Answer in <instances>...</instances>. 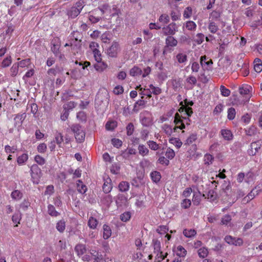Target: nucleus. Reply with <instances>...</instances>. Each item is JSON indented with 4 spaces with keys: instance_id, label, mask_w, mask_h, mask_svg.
Wrapping results in <instances>:
<instances>
[{
    "instance_id": "1",
    "label": "nucleus",
    "mask_w": 262,
    "mask_h": 262,
    "mask_svg": "<svg viewBox=\"0 0 262 262\" xmlns=\"http://www.w3.org/2000/svg\"><path fill=\"white\" fill-rule=\"evenodd\" d=\"M151 245L154 248V253L156 254L155 262H161L167 257L168 253L166 252L163 254L161 251V243L158 239H153Z\"/></svg>"
},
{
    "instance_id": "2",
    "label": "nucleus",
    "mask_w": 262,
    "mask_h": 262,
    "mask_svg": "<svg viewBox=\"0 0 262 262\" xmlns=\"http://www.w3.org/2000/svg\"><path fill=\"white\" fill-rule=\"evenodd\" d=\"M251 90L252 87L248 84H243L239 88V93L244 98L241 104H245L249 101L252 96Z\"/></svg>"
},
{
    "instance_id": "3",
    "label": "nucleus",
    "mask_w": 262,
    "mask_h": 262,
    "mask_svg": "<svg viewBox=\"0 0 262 262\" xmlns=\"http://www.w3.org/2000/svg\"><path fill=\"white\" fill-rule=\"evenodd\" d=\"M71 130L74 133L77 142L81 143L84 141L85 134L80 125L79 124L73 125L71 126Z\"/></svg>"
},
{
    "instance_id": "4",
    "label": "nucleus",
    "mask_w": 262,
    "mask_h": 262,
    "mask_svg": "<svg viewBox=\"0 0 262 262\" xmlns=\"http://www.w3.org/2000/svg\"><path fill=\"white\" fill-rule=\"evenodd\" d=\"M83 7V2L78 1L68 11L67 15L71 18H75L80 14Z\"/></svg>"
},
{
    "instance_id": "5",
    "label": "nucleus",
    "mask_w": 262,
    "mask_h": 262,
    "mask_svg": "<svg viewBox=\"0 0 262 262\" xmlns=\"http://www.w3.org/2000/svg\"><path fill=\"white\" fill-rule=\"evenodd\" d=\"M30 174L34 184H38L42 176L40 168L37 164H33L31 167Z\"/></svg>"
},
{
    "instance_id": "6",
    "label": "nucleus",
    "mask_w": 262,
    "mask_h": 262,
    "mask_svg": "<svg viewBox=\"0 0 262 262\" xmlns=\"http://www.w3.org/2000/svg\"><path fill=\"white\" fill-rule=\"evenodd\" d=\"M100 10L103 14H106L112 17L118 14V11L115 5H114L112 9H111L108 4H104L102 5Z\"/></svg>"
},
{
    "instance_id": "7",
    "label": "nucleus",
    "mask_w": 262,
    "mask_h": 262,
    "mask_svg": "<svg viewBox=\"0 0 262 262\" xmlns=\"http://www.w3.org/2000/svg\"><path fill=\"white\" fill-rule=\"evenodd\" d=\"M262 142L261 141H257L253 142L251 143L250 148L247 150L249 156L255 155L261 146Z\"/></svg>"
},
{
    "instance_id": "8",
    "label": "nucleus",
    "mask_w": 262,
    "mask_h": 262,
    "mask_svg": "<svg viewBox=\"0 0 262 262\" xmlns=\"http://www.w3.org/2000/svg\"><path fill=\"white\" fill-rule=\"evenodd\" d=\"M225 241L231 245L241 246L243 244V241L241 238L234 237L231 235H227L224 238Z\"/></svg>"
},
{
    "instance_id": "9",
    "label": "nucleus",
    "mask_w": 262,
    "mask_h": 262,
    "mask_svg": "<svg viewBox=\"0 0 262 262\" xmlns=\"http://www.w3.org/2000/svg\"><path fill=\"white\" fill-rule=\"evenodd\" d=\"M174 123L176 125L175 127H173L174 132H177V130L178 128L183 129L185 128V126L184 125V122H183L182 116L178 113H177L174 115Z\"/></svg>"
},
{
    "instance_id": "10",
    "label": "nucleus",
    "mask_w": 262,
    "mask_h": 262,
    "mask_svg": "<svg viewBox=\"0 0 262 262\" xmlns=\"http://www.w3.org/2000/svg\"><path fill=\"white\" fill-rule=\"evenodd\" d=\"M177 29L176 24L172 23L162 29L163 33L165 35H172L176 33Z\"/></svg>"
},
{
    "instance_id": "11",
    "label": "nucleus",
    "mask_w": 262,
    "mask_h": 262,
    "mask_svg": "<svg viewBox=\"0 0 262 262\" xmlns=\"http://www.w3.org/2000/svg\"><path fill=\"white\" fill-rule=\"evenodd\" d=\"M260 191V189L259 187H255L254 189H253L248 194L245 196L242 200V202L243 204H246L248 203L250 201L254 199V198L259 194Z\"/></svg>"
},
{
    "instance_id": "12",
    "label": "nucleus",
    "mask_w": 262,
    "mask_h": 262,
    "mask_svg": "<svg viewBox=\"0 0 262 262\" xmlns=\"http://www.w3.org/2000/svg\"><path fill=\"white\" fill-rule=\"evenodd\" d=\"M119 45L117 42H113L112 46L106 50L107 55L111 57H116L117 56Z\"/></svg>"
},
{
    "instance_id": "13",
    "label": "nucleus",
    "mask_w": 262,
    "mask_h": 262,
    "mask_svg": "<svg viewBox=\"0 0 262 262\" xmlns=\"http://www.w3.org/2000/svg\"><path fill=\"white\" fill-rule=\"evenodd\" d=\"M26 117V114H17L16 115L15 117L14 118V125L15 128H17L18 129L21 126L23 122L25 120Z\"/></svg>"
},
{
    "instance_id": "14",
    "label": "nucleus",
    "mask_w": 262,
    "mask_h": 262,
    "mask_svg": "<svg viewBox=\"0 0 262 262\" xmlns=\"http://www.w3.org/2000/svg\"><path fill=\"white\" fill-rule=\"evenodd\" d=\"M74 250L77 255L80 257L86 252V246L82 244H78L75 246Z\"/></svg>"
},
{
    "instance_id": "15",
    "label": "nucleus",
    "mask_w": 262,
    "mask_h": 262,
    "mask_svg": "<svg viewBox=\"0 0 262 262\" xmlns=\"http://www.w3.org/2000/svg\"><path fill=\"white\" fill-rule=\"evenodd\" d=\"M96 62L97 63L94 65V67L97 72H102L108 67L107 64L104 61H102V60Z\"/></svg>"
},
{
    "instance_id": "16",
    "label": "nucleus",
    "mask_w": 262,
    "mask_h": 262,
    "mask_svg": "<svg viewBox=\"0 0 262 262\" xmlns=\"http://www.w3.org/2000/svg\"><path fill=\"white\" fill-rule=\"evenodd\" d=\"M221 134L224 140L231 141L233 139V135L231 131L228 129H223L221 130Z\"/></svg>"
},
{
    "instance_id": "17",
    "label": "nucleus",
    "mask_w": 262,
    "mask_h": 262,
    "mask_svg": "<svg viewBox=\"0 0 262 262\" xmlns=\"http://www.w3.org/2000/svg\"><path fill=\"white\" fill-rule=\"evenodd\" d=\"M141 123L142 125L149 127L152 125L153 119L151 116H144L141 119Z\"/></svg>"
},
{
    "instance_id": "18",
    "label": "nucleus",
    "mask_w": 262,
    "mask_h": 262,
    "mask_svg": "<svg viewBox=\"0 0 262 262\" xmlns=\"http://www.w3.org/2000/svg\"><path fill=\"white\" fill-rule=\"evenodd\" d=\"M146 103V101L144 100L140 99L138 100L134 104L133 111L135 112H138L139 110L145 107Z\"/></svg>"
},
{
    "instance_id": "19",
    "label": "nucleus",
    "mask_w": 262,
    "mask_h": 262,
    "mask_svg": "<svg viewBox=\"0 0 262 262\" xmlns=\"http://www.w3.org/2000/svg\"><path fill=\"white\" fill-rule=\"evenodd\" d=\"M112 235V230L111 227L106 224L103 226V237L104 239H107Z\"/></svg>"
},
{
    "instance_id": "20",
    "label": "nucleus",
    "mask_w": 262,
    "mask_h": 262,
    "mask_svg": "<svg viewBox=\"0 0 262 262\" xmlns=\"http://www.w3.org/2000/svg\"><path fill=\"white\" fill-rule=\"evenodd\" d=\"M111 182V180L110 178H107L105 180L103 185V191L106 193L110 192L112 189V184Z\"/></svg>"
},
{
    "instance_id": "21",
    "label": "nucleus",
    "mask_w": 262,
    "mask_h": 262,
    "mask_svg": "<svg viewBox=\"0 0 262 262\" xmlns=\"http://www.w3.org/2000/svg\"><path fill=\"white\" fill-rule=\"evenodd\" d=\"M77 189L79 193L84 194L87 190V187L81 180H79L77 182Z\"/></svg>"
},
{
    "instance_id": "22",
    "label": "nucleus",
    "mask_w": 262,
    "mask_h": 262,
    "mask_svg": "<svg viewBox=\"0 0 262 262\" xmlns=\"http://www.w3.org/2000/svg\"><path fill=\"white\" fill-rule=\"evenodd\" d=\"M254 69L257 73L262 71V61L259 58H255L253 62Z\"/></svg>"
},
{
    "instance_id": "23",
    "label": "nucleus",
    "mask_w": 262,
    "mask_h": 262,
    "mask_svg": "<svg viewBox=\"0 0 262 262\" xmlns=\"http://www.w3.org/2000/svg\"><path fill=\"white\" fill-rule=\"evenodd\" d=\"M28 155L27 153H24L19 156L17 158V163L19 165H24L28 160Z\"/></svg>"
},
{
    "instance_id": "24",
    "label": "nucleus",
    "mask_w": 262,
    "mask_h": 262,
    "mask_svg": "<svg viewBox=\"0 0 262 262\" xmlns=\"http://www.w3.org/2000/svg\"><path fill=\"white\" fill-rule=\"evenodd\" d=\"M98 221L96 218H95L93 216L90 217L89 221H88V225L91 229H96L97 227L98 226Z\"/></svg>"
},
{
    "instance_id": "25",
    "label": "nucleus",
    "mask_w": 262,
    "mask_h": 262,
    "mask_svg": "<svg viewBox=\"0 0 262 262\" xmlns=\"http://www.w3.org/2000/svg\"><path fill=\"white\" fill-rule=\"evenodd\" d=\"M139 154L142 157L147 156L149 154V149L143 144H140L138 147Z\"/></svg>"
},
{
    "instance_id": "26",
    "label": "nucleus",
    "mask_w": 262,
    "mask_h": 262,
    "mask_svg": "<svg viewBox=\"0 0 262 262\" xmlns=\"http://www.w3.org/2000/svg\"><path fill=\"white\" fill-rule=\"evenodd\" d=\"M166 44L167 46L172 47H176L177 45L178 41L173 37L169 36L166 38Z\"/></svg>"
},
{
    "instance_id": "27",
    "label": "nucleus",
    "mask_w": 262,
    "mask_h": 262,
    "mask_svg": "<svg viewBox=\"0 0 262 262\" xmlns=\"http://www.w3.org/2000/svg\"><path fill=\"white\" fill-rule=\"evenodd\" d=\"M150 178L152 181L155 183L159 182L161 178V174L157 171H154L150 174Z\"/></svg>"
},
{
    "instance_id": "28",
    "label": "nucleus",
    "mask_w": 262,
    "mask_h": 262,
    "mask_svg": "<svg viewBox=\"0 0 262 262\" xmlns=\"http://www.w3.org/2000/svg\"><path fill=\"white\" fill-rule=\"evenodd\" d=\"M208 28L209 31L213 34L216 33L219 29V27L216 23L210 20L209 21Z\"/></svg>"
},
{
    "instance_id": "29",
    "label": "nucleus",
    "mask_w": 262,
    "mask_h": 262,
    "mask_svg": "<svg viewBox=\"0 0 262 262\" xmlns=\"http://www.w3.org/2000/svg\"><path fill=\"white\" fill-rule=\"evenodd\" d=\"M231 221L232 216L229 214H226L221 218L220 224L228 226L231 223Z\"/></svg>"
},
{
    "instance_id": "30",
    "label": "nucleus",
    "mask_w": 262,
    "mask_h": 262,
    "mask_svg": "<svg viewBox=\"0 0 262 262\" xmlns=\"http://www.w3.org/2000/svg\"><path fill=\"white\" fill-rule=\"evenodd\" d=\"M23 193L18 190H15L11 193L12 199L16 201L20 200L23 198Z\"/></svg>"
},
{
    "instance_id": "31",
    "label": "nucleus",
    "mask_w": 262,
    "mask_h": 262,
    "mask_svg": "<svg viewBox=\"0 0 262 262\" xmlns=\"http://www.w3.org/2000/svg\"><path fill=\"white\" fill-rule=\"evenodd\" d=\"M169 142L170 144H172L173 145H174L175 147L178 149L180 148L182 145V142L181 141V140L179 138H170L169 139Z\"/></svg>"
},
{
    "instance_id": "32",
    "label": "nucleus",
    "mask_w": 262,
    "mask_h": 262,
    "mask_svg": "<svg viewBox=\"0 0 262 262\" xmlns=\"http://www.w3.org/2000/svg\"><path fill=\"white\" fill-rule=\"evenodd\" d=\"M142 73L141 69L138 67L135 66L130 70L129 74L132 76H137L141 75Z\"/></svg>"
},
{
    "instance_id": "33",
    "label": "nucleus",
    "mask_w": 262,
    "mask_h": 262,
    "mask_svg": "<svg viewBox=\"0 0 262 262\" xmlns=\"http://www.w3.org/2000/svg\"><path fill=\"white\" fill-rule=\"evenodd\" d=\"M56 228L59 232H63L66 229V222L63 220L59 221L56 226Z\"/></svg>"
},
{
    "instance_id": "34",
    "label": "nucleus",
    "mask_w": 262,
    "mask_h": 262,
    "mask_svg": "<svg viewBox=\"0 0 262 262\" xmlns=\"http://www.w3.org/2000/svg\"><path fill=\"white\" fill-rule=\"evenodd\" d=\"M198 139L197 134L196 133H192L187 138L185 141V144L190 145Z\"/></svg>"
},
{
    "instance_id": "35",
    "label": "nucleus",
    "mask_w": 262,
    "mask_h": 262,
    "mask_svg": "<svg viewBox=\"0 0 262 262\" xmlns=\"http://www.w3.org/2000/svg\"><path fill=\"white\" fill-rule=\"evenodd\" d=\"M201 199V193L200 191L194 192L192 198V202L194 205H198L200 204Z\"/></svg>"
},
{
    "instance_id": "36",
    "label": "nucleus",
    "mask_w": 262,
    "mask_h": 262,
    "mask_svg": "<svg viewBox=\"0 0 262 262\" xmlns=\"http://www.w3.org/2000/svg\"><path fill=\"white\" fill-rule=\"evenodd\" d=\"M185 26L188 30L195 31L196 28V24L193 21H187L185 23Z\"/></svg>"
},
{
    "instance_id": "37",
    "label": "nucleus",
    "mask_w": 262,
    "mask_h": 262,
    "mask_svg": "<svg viewBox=\"0 0 262 262\" xmlns=\"http://www.w3.org/2000/svg\"><path fill=\"white\" fill-rule=\"evenodd\" d=\"M48 213L52 216H57L59 213L58 212L54 206L52 205H49L48 206Z\"/></svg>"
},
{
    "instance_id": "38",
    "label": "nucleus",
    "mask_w": 262,
    "mask_h": 262,
    "mask_svg": "<svg viewBox=\"0 0 262 262\" xmlns=\"http://www.w3.org/2000/svg\"><path fill=\"white\" fill-rule=\"evenodd\" d=\"M118 187L120 191L125 192L129 189V185L128 182L123 181L120 183Z\"/></svg>"
},
{
    "instance_id": "39",
    "label": "nucleus",
    "mask_w": 262,
    "mask_h": 262,
    "mask_svg": "<svg viewBox=\"0 0 262 262\" xmlns=\"http://www.w3.org/2000/svg\"><path fill=\"white\" fill-rule=\"evenodd\" d=\"M183 234L186 237H191L196 234V232L194 229H184L183 230Z\"/></svg>"
},
{
    "instance_id": "40",
    "label": "nucleus",
    "mask_w": 262,
    "mask_h": 262,
    "mask_svg": "<svg viewBox=\"0 0 262 262\" xmlns=\"http://www.w3.org/2000/svg\"><path fill=\"white\" fill-rule=\"evenodd\" d=\"M149 148L153 150H157L160 148V145L157 144L156 142L152 140H149L147 142Z\"/></svg>"
},
{
    "instance_id": "41",
    "label": "nucleus",
    "mask_w": 262,
    "mask_h": 262,
    "mask_svg": "<svg viewBox=\"0 0 262 262\" xmlns=\"http://www.w3.org/2000/svg\"><path fill=\"white\" fill-rule=\"evenodd\" d=\"M187 251L182 246H178L177 248V255L180 257H184L186 255Z\"/></svg>"
},
{
    "instance_id": "42",
    "label": "nucleus",
    "mask_w": 262,
    "mask_h": 262,
    "mask_svg": "<svg viewBox=\"0 0 262 262\" xmlns=\"http://www.w3.org/2000/svg\"><path fill=\"white\" fill-rule=\"evenodd\" d=\"M117 124L116 121H108L105 124V128L107 130H113L116 127Z\"/></svg>"
},
{
    "instance_id": "43",
    "label": "nucleus",
    "mask_w": 262,
    "mask_h": 262,
    "mask_svg": "<svg viewBox=\"0 0 262 262\" xmlns=\"http://www.w3.org/2000/svg\"><path fill=\"white\" fill-rule=\"evenodd\" d=\"M221 94L224 97H228L231 93L229 89L226 88L224 85H221L220 86Z\"/></svg>"
},
{
    "instance_id": "44",
    "label": "nucleus",
    "mask_w": 262,
    "mask_h": 262,
    "mask_svg": "<svg viewBox=\"0 0 262 262\" xmlns=\"http://www.w3.org/2000/svg\"><path fill=\"white\" fill-rule=\"evenodd\" d=\"M131 217V214L130 212L126 211L122 213L120 216V220L124 222L128 221Z\"/></svg>"
},
{
    "instance_id": "45",
    "label": "nucleus",
    "mask_w": 262,
    "mask_h": 262,
    "mask_svg": "<svg viewBox=\"0 0 262 262\" xmlns=\"http://www.w3.org/2000/svg\"><path fill=\"white\" fill-rule=\"evenodd\" d=\"M21 219V214L20 213H15L13 215L12 220L14 224H16L15 226H17L18 224H20Z\"/></svg>"
},
{
    "instance_id": "46",
    "label": "nucleus",
    "mask_w": 262,
    "mask_h": 262,
    "mask_svg": "<svg viewBox=\"0 0 262 262\" xmlns=\"http://www.w3.org/2000/svg\"><path fill=\"white\" fill-rule=\"evenodd\" d=\"M34 161L39 165H43L46 163V159L39 155H37L34 157Z\"/></svg>"
},
{
    "instance_id": "47",
    "label": "nucleus",
    "mask_w": 262,
    "mask_h": 262,
    "mask_svg": "<svg viewBox=\"0 0 262 262\" xmlns=\"http://www.w3.org/2000/svg\"><path fill=\"white\" fill-rule=\"evenodd\" d=\"M198 255L200 257L205 258L208 254V249L205 247H202L198 250Z\"/></svg>"
},
{
    "instance_id": "48",
    "label": "nucleus",
    "mask_w": 262,
    "mask_h": 262,
    "mask_svg": "<svg viewBox=\"0 0 262 262\" xmlns=\"http://www.w3.org/2000/svg\"><path fill=\"white\" fill-rule=\"evenodd\" d=\"M163 129L165 133L168 135L170 136L173 131V128H172L171 126L168 124H164L163 126Z\"/></svg>"
},
{
    "instance_id": "49",
    "label": "nucleus",
    "mask_w": 262,
    "mask_h": 262,
    "mask_svg": "<svg viewBox=\"0 0 262 262\" xmlns=\"http://www.w3.org/2000/svg\"><path fill=\"white\" fill-rule=\"evenodd\" d=\"M236 112L233 107H230L228 110L227 117L230 120H232L235 117Z\"/></svg>"
},
{
    "instance_id": "50",
    "label": "nucleus",
    "mask_w": 262,
    "mask_h": 262,
    "mask_svg": "<svg viewBox=\"0 0 262 262\" xmlns=\"http://www.w3.org/2000/svg\"><path fill=\"white\" fill-rule=\"evenodd\" d=\"M204 35L203 33H198L195 36L194 41L198 45H200L204 41Z\"/></svg>"
},
{
    "instance_id": "51",
    "label": "nucleus",
    "mask_w": 262,
    "mask_h": 262,
    "mask_svg": "<svg viewBox=\"0 0 262 262\" xmlns=\"http://www.w3.org/2000/svg\"><path fill=\"white\" fill-rule=\"evenodd\" d=\"M177 59L180 63L185 62L187 59V55L183 53H179L176 56Z\"/></svg>"
},
{
    "instance_id": "52",
    "label": "nucleus",
    "mask_w": 262,
    "mask_h": 262,
    "mask_svg": "<svg viewBox=\"0 0 262 262\" xmlns=\"http://www.w3.org/2000/svg\"><path fill=\"white\" fill-rule=\"evenodd\" d=\"M31 64L30 59L27 58L22 60L18 63V66L21 68H25L29 67Z\"/></svg>"
},
{
    "instance_id": "53",
    "label": "nucleus",
    "mask_w": 262,
    "mask_h": 262,
    "mask_svg": "<svg viewBox=\"0 0 262 262\" xmlns=\"http://www.w3.org/2000/svg\"><path fill=\"white\" fill-rule=\"evenodd\" d=\"M165 156L169 160H171L175 156V152L170 148H168L166 151Z\"/></svg>"
},
{
    "instance_id": "54",
    "label": "nucleus",
    "mask_w": 262,
    "mask_h": 262,
    "mask_svg": "<svg viewBox=\"0 0 262 262\" xmlns=\"http://www.w3.org/2000/svg\"><path fill=\"white\" fill-rule=\"evenodd\" d=\"M120 169V166L118 163H114L112 164L111 167V171L113 174H118L119 173Z\"/></svg>"
},
{
    "instance_id": "55",
    "label": "nucleus",
    "mask_w": 262,
    "mask_h": 262,
    "mask_svg": "<svg viewBox=\"0 0 262 262\" xmlns=\"http://www.w3.org/2000/svg\"><path fill=\"white\" fill-rule=\"evenodd\" d=\"M168 231V228L165 225H161L158 227L156 231L160 234H163L167 233Z\"/></svg>"
},
{
    "instance_id": "56",
    "label": "nucleus",
    "mask_w": 262,
    "mask_h": 262,
    "mask_svg": "<svg viewBox=\"0 0 262 262\" xmlns=\"http://www.w3.org/2000/svg\"><path fill=\"white\" fill-rule=\"evenodd\" d=\"M159 20L164 24H167L169 21V17L166 14H163L160 16Z\"/></svg>"
},
{
    "instance_id": "57",
    "label": "nucleus",
    "mask_w": 262,
    "mask_h": 262,
    "mask_svg": "<svg viewBox=\"0 0 262 262\" xmlns=\"http://www.w3.org/2000/svg\"><path fill=\"white\" fill-rule=\"evenodd\" d=\"M207 198L210 201H214L216 200V195L214 191L212 190H210L208 191L207 194Z\"/></svg>"
},
{
    "instance_id": "58",
    "label": "nucleus",
    "mask_w": 262,
    "mask_h": 262,
    "mask_svg": "<svg viewBox=\"0 0 262 262\" xmlns=\"http://www.w3.org/2000/svg\"><path fill=\"white\" fill-rule=\"evenodd\" d=\"M149 86L152 91L151 93L154 95H158L161 94L162 92L161 89L159 87L155 86L152 84H150Z\"/></svg>"
},
{
    "instance_id": "59",
    "label": "nucleus",
    "mask_w": 262,
    "mask_h": 262,
    "mask_svg": "<svg viewBox=\"0 0 262 262\" xmlns=\"http://www.w3.org/2000/svg\"><path fill=\"white\" fill-rule=\"evenodd\" d=\"M192 13V8L190 7H187L184 11L183 16L185 18H188L191 16Z\"/></svg>"
},
{
    "instance_id": "60",
    "label": "nucleus",
    "mask_w": 262,
    "mask_h": 262,
    "mask_svg": "<svg viewBox=\"0 0 262 262\" xmlns=\"http://www.w3.org/2000/svg\"><path fill=\"white\" fill-rule=\"evenodd\" d=\"M213 157L210 154H206L204 156V162L205 164L209 165L212 163Z\"/></svg>"
},
{
    "instance_id": "61",
    "label": "nucleus",
    "mask_w": 262,
    "mask_h": 262,
    "mask_svg": "<svg viewBox=\"0 0 262 262\" xmlns=\"http://www.w3.org/2000/svg\"><path fill=\"white\" fill-rule=\"evenodd\" d=\"M94 57L96 61H101L102 60L101 54L99 50L93 52Z\"/></svg>"
},
{
    "instance_id": "62",
    "label": "nucleus",
    "mask_w": 262,
    "mask_h": 262,
    "mask_svg": "<svg viewBox=\"0 0 262 262\" xmlns=\"http://www.w3.org/2000/svg\"><path fill=\"white\" fill-rule=\"evenodd\" d=\"M191 204V201L189 199H184L181 202V207L184 209L188 208Z\"/></svg>"
},
{
    "instance_id": "63",
    "label": "nucleus",
    "mask_w": 262,
    "mask_h": 262,
    "mask_svg": "<svg viewBox=\"0 0 262 262\" xmlns=\"http://www.w3.org/2000/svg\"><path fill=\"white\" fill-rule=\"evenodd\" d=\"M111 141L113 146L117 148L121 147L122 145V142L119 139L113 138L112 139Z\"/></svg>"
},
{
    "instance_id": "64",
    "label": "nucleus",
    "mask_w": 262,
    "mask_h": 262,
    "mask_svg": "<svg viewBox=\"0 0 262 262\" xmlns=\"http://www.w3.org/2000/svg\"><path fill=\"white\" fill-rule=\"evenodd\" d=\"M18 64H13L10 69L11 75L12 76H15L18 73Z\"/></svg>"
}]
</instances>
